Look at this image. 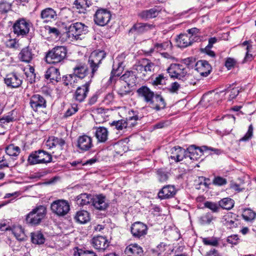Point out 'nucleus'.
Wrapping results in <instances>:
<instances>
[{
	"mask_svg": "<svg viewBox=\"0 0 256 256\" xmlns=\"http://www.w3.org/2000/svg\"><path fill=\"white\" fill-rule=\"evenodd\" d=\"M68 49L65 46H56L46 54V62L52 64H62L67 58Z\"/></svg>",
	"mask_w": 256,
	"mask_h": 256,
	"instance_id": "obj_1",
	"label": "nucleus"
},
{
	"mask_svg": "<svg viewBox=\"0 0 256 256\" xmlns=\"http://www.w3.org/2000/svg\"><path fill=\"white\" fill-rule=\"evenodd\" d=\"M155 64L148 58H142L136 63L132 70L136 72L138 77L142 79L150 76L154 70Z\"/></svg>",
	"mask_w": 256,
	"mask_h": 256,
	"instance_id": "obj_2",
	"label": "nucleus"
},
{
	"mask_svg": "<svg viewBox=\"0 0 256 256\" xmlns=\"http://www.w3.org/2000/svg\"><path fill=\"white\" fill-rule=\"evenodd\" d=\"M52 162V154L43 150L32 152L28 158V162L31 166L38 164H48Z\"/></svg>",
	"mask_w": 256,
	"mask_h": 256,
	"instance_id": "obj_3",
	"label": "nucleus"
},
{
	"mask_svg": "<svg viewBox=\"0 0 256 256\" xmlns=\"http://www.w3.org/2000/svg\"><path fill=\"white\" fill-rule=\"evenodd\" d=\"M106 56V54L103 50H95L91 53L88 62L91 71L90 79L92 80L94 78L102 64V60L105 58Z\"/></svg>",
	"mask_w": 256,
	"mask_h": 256,
	"instance_id": "obj_4",
	"label": "nucleus"
},
{
	"mask_svg": "<svg viewBox=\"0 0 256 256\" xmlns=\"http://www.w3.org/2000/svg\"><path fill=\"white\" fill-rule=\"evenodd\" d=\"M46 214V209L44 206H39L34 208L26 216V224L35 226L39 224Z\"/></svg>",
	"mask_w": 256,
	"mask_h": 256,
	"instance_id": "obj_5",
	"label": "nucleus"
},
{
	"mask_svg": "<svg viewBox=\"0 0 256 256\" xmlns=\"http://www.w3.org/2000/svg\"><path fill=\"white\" fill-rule=\"evenodd\" d=\"M88 32V27L82 22H75L71 24L67 29L68 37L75 40H82L80 36Z\"/></svg>",
	"mask_w": 256,
	"mask_h": 256,
	"instance_id": "obj_6",
	"label": "nucleus"
},
{
	"mask_svg": "<svg viewBox=\"0 0 256 256\" xmlns=\"http://www.w3.org/2000/svg\"><path fill=\"white\" fill-rule=\"evenodd\" d=\"M50 209L54 214L59 216H63L70 211V205L66 200H57L51 204Z\"/></svg>",
	"mask_w": 256,
	"mask_h": 256,
	"instance_id": "obj_7",
	"label": "nucleus"
},
{
	"mask_svg": "<svg viewBox=\"0 0 256 256\" xmlns=\"http://www.w3.org/2000/svg\"><path fill=\"white\" fill-rule=\"evenodd\" d=\"M31 24L29 20L24 18H19L12 26L13 32L16 36L24 37L29 32Z\"/></svg>",
	"mask_w": 256,
	"mask_h": 256,
	"instance_id": "obj_8",
	"label": "nucleus"
},
{
	"mask_svg": "<svg viewBox=\"0 0 256 256\" xmlns=\"http://www.w3.org/2000/svg\"><path fill=\"white\" fill-rule=\"evenodd\" d=\"M23 76L17 72H12L6 74L4 78L7 87L16 88L20 87L23 82Z\"/></svg>",
	"mask_w": 256,
	"mask_h": 256,
	"instance_id": "obj_9",
	"label": "nucleus"
},
{
	"mask_svg": "<svg viewBox=\"0 0 256 256\" xmlns=\"http://www.w3.org/2000/svg\"><path fill=\"white\" fill-rule=\"evenodd\" d=\"M167 72L171 78L178 79L180 82L188 72L186 68L179 64H172L167 68Z\"/></svg>",
	"mask_w": 256,
	"mask_h": 256,
	"instance_id": "obj_10",
	"label": "nucleus"
},
{
	"mask_svg": "<svg viewBox=\"0 0 256 256\" xmlns=\"http://www.w3.org/2000/svg\"><path fill=\"white\" fill-rule=\"evenodd\" d=\"M112 14L110 10L106 8H98L94 15V20L95 24L100 26H104L111 19Z\"/></svg>",
	"mask_w": 256,
	"mask_h": 256,
	"instance_id": "obj_11",
	"label": "nucleus"
},
{
	"mask_svg": "<svg viewBox=\"0 0 256 256\" xmlns=\"http://www.w3.org/2000/svg\"><path fill=\"white\" fill-rule=\"evenodd\" d=\"M131 112L132 114V116H130L127 120H120L118 121H113L110 125L112 126H115L116 128L118 130H122L124 128H126L128 124L130 122V121L134 120V122H131L130 124L132 126H134L136 124V122L138 120H140L142 116L138 114V112L136 111L131 110Z\"/></svg>",
	"mask_w": 256,
	"mask_h": 256,
	"instance_id": "obj_12",
	"label": "nucleus"
},
{
	"mask_svg": "<svg viewBox=\"0 0 256 256\" xmlns=\"http://www.w3.org/2000/svg\"><path fill=\"white\" fill-rule=\"evenodd\" d=\"M147 226L140 222L132 224L130 227V232L135 238L140 239L144 237L148 232Z\"/></svg>",
	"mask_w": 256,
	"mask_h": 256,
	"instance_id": "obj_13",
	"label": "nucleus"
},
{
	"mask_svg": "<svg viewBox=\"0 0 256 256\" xmlns=\"http://www.w3.org/2000/svg\"><path fill=\"white\" fill-rule=\"evenodd\" d=\"M91 82V79H89L84 84L77 88L73 96V98L76 101L82 102L84 100L90 90Z\"/></svg>",
	"mask_w": 256,
	"mask_h": 256,
	"instance_id": "obj_14",
	"label": "nucleus"
},
{
	"mask_svg": "<svg viewBox=\"0 0 256 256\" xmlns=\"http://www.w3.org/2000/svg\"><path fill=\"white\" fill-rule=\"evenodd\" d=\"M91 204L100 210H105L109 206V203L106 200V196L102 194L92 196Z\"/></svg>",
	"mask_w": 256,
	"mask_h": 256,
	"instance_id": "obj_15",
	"label": "nucleus"
},
{
	"mask_svg": "<svg viewBox=\"0 0 256 256\" xmlns=\"http://www.w3.org/2000/svg\"><path fill=\"white\" fill-rule=\"evenodd\" d=\"M138 96L150 105L152 102L154 98V93L149 88L146 86H143L136 90Z\"/></svg>",
	"mask_w": 256,
	"mask_h": 256,
	"instance_id": "obj_16",
	"label": "nucleus"
},
{
	"mask_svg": "<svg viewBox=\"0 0 256 256\" xmlns=\"http://www.w3.org/2000/svg\"><path fill=\"white\" fill-rule=\"evenodd\" d=\"M94 145L92 138L87 135L84 134L80 136L77 140L76 146L80 152H85L89 150Z\"/></svg>",
	"mask_w": 256,
	"mask_h": 256,
	"instance_id": "obj_17",
	"label": "nucleus"
},
{
	"mask_svg": "<svg viewBox=\"0 0 256 256\" xmlns=\"http://www.w3.org/2000/svg\"><path fill=\"white\" fill-rule=\"evenodd\" d=\"M154 26L148 23L137 22L128 31V34L139 35L154 28Z\"/></svg>",
	"mask_w": 256,
	"mask_h": 256,
	"instance_id": "obj_18",
	"label": "nucleus"
},
{
	"mask_svg": "<svg viewBox=\"0 0 256 256\" xmlns=\"http://www.w3.org/2000/svg\"><path fill=\"white\" fill-rule=\"evenodd\" d=\"M124 66L122 62L119 60H116L113 62L112 68L110 72V76L109 82H116V78L120 77L124 70Z\"/></svg>",
	"mask_w": 256,
	"mask_h": 256,
	"instance_id": "obj_19",
	"label": "nucleus"
},
{
	"mask_svg": "<svg viewBox=\"0 0 256 256\" xmlns=\"http://www.w3.org/2000/svg\"><path fill=\"white\" fill-rule=\"evenodd\" d=\"M201 76L206 77L212 72V68L208 62L206 60H200L196 62V69Z\"/></svg>",
	"mask_w": 256,
	"mask_h": 256,
	"instance_id": "obj_20",
	"label": "nucleus"
},
{
	"mask_svg": "<svg viewBox=\"0 0 256 256\" xmlns=\"http://www.w3.org/2000/svg\"><path fill=\"white\" fill-rule=\"evenodd\" d=\"M109 243L106 237L101 236H94L92 240V246L99 251L104 252L109 246Z\"/></svg>",
	"mask_w": 256,
	"mask_h": 256,
	"instance_id": "obj_21",
	"label": "nucleus"
},
{
	"mask_svg": "<svg viewBox=\"0 0 256 256\" xmlns=\"http://www.w3.org/2000/svg\"><path fill=\"white\" fill-rule=\"evenodd\" d=\"M176 193V190L173 185H166L162 188L158 193V197L160 200L168 199L173 198Z\"/></svg>",
	"mask_w": 256,
	"mask_h": 256,
	"instance_id": "obj_22",
	"label": "nucleus"
},
{
	"mask_svg": "<svg viewBox=\"0 0 256 256\" xmlns=\"http://www.w3.org/2000/svg\"><path fill=\"white\" fill-rule=\"evenodd\" d=\"M30 104L33 110L36 112L39 108H46V100L38 94H34L31 96Z\"/></svg>",
	"mask_w": 256,
	"mask_h": 256,
	"instance_id": "obj_23",
	"label": "nucleus"
},
{
	"mask_svg": "<svg viewBox=\"0 0 256 256\" xmlns=\"http://www.w3.org/2000/svg\"><path fill=\"white\" fill-rule=\"evenodd\" d=\"M124 254L126 256H144V252L142 246L134 243L131 244L126 247Z\"/></svg>",
	"mask_w": 256,
	"mask_h": 256,
	"instance_id": "obj_24",
	"label": "nucleus"
},
{
	"mask_svg": "<svg viewBox=\"0 0 256 256\" xmlns=\"http://www.w3.org/2000/svg\"><path fill=\"white\" fill-rule=\"evenodd\" d=\"M44 78L47 80H49L50 82H58L61 80L60 70L55 67H50L46 71Z\"/></svg>",
	"mask_w": 256,
	"mask_h": 256,
	"instance_id": "obj_25",
	"label": "nucleus"
},
{
	"mask_svg": "<svg viewBox=\"0 0 256 256\" xmlns=\"http://www.w3.org/2000/svg\"><path fill=\"white\" fill-rule=\"evenodd\" d=\"M138 76L136 70H126L124 74L121 76L118 80L124 81L129 86H134L136 84Z\"/></svg>",
	"mask_w": 256,
	"mask_h": 256,
	"instance_id": "obj_26",
	"label": "nucleus"
},
{
	"mask_svg": "<svg viewBox=\"0 0 256 256\" xmlns=\"http://www.w3.org/2000/svg\"><path fill=\"white\" fill-rule=\"evenodd\" d=\"M73 74L76 78H84L88 74V68L87 65L83 62L78 64L73 68Z\"/></svg>",
	"mask_w": 256,
	"mask_h": 256,
	"instance_id": "obj_27",
	"label": "nucleus"
},
{
	"mask_svg": "<svg viewBox=\"0 0 256 256\" xmlns=\"http://www.w3.org/2000/svg\"><path fill=\"white\" fill-rule=\"evenodd\" d=\"M160 10L159 6H156L149 10H144L138 14V16L144 20H148L156 17Z\"/></svg>",
	"mask_w": 256,
	"mask_h": 256,
	"instance_id": "obj_28",
	"label": "nucleus"
},
{
	"mask_svg": "<svg viewBox=\"0 0 256 256\" xmlns=\"http://www.w3.org/2000/svg\"><path fill=\"white\" fill-rule=\"evenodd\" d=\"M172 154L170 158L176 162H180L187 158L186 150L179 146H174L172 149Z\"/></svg>",
	"mask_w": 256,
	"mask_h": 256,
	"instance_id": "obj_29",
	"label": "nucleus"
},
{
	"mask_svg": "<svg viewBox=\"0 0 256 256\" xmlns=\"http://www.w3.org/2000/svg\"><path fill=\"white\" fill-rule=\"evenodd\" d=\"M40 16L42 19L44 20V22H48L56 20L58 14L54 9L47 8L41 11Z\"/></svg>",
	"mask_w": 256,
	"mask_h": 256,
	"instance_id": "obj_30",
	"label": "nucleus"
},
{
	"mask_svg": "<svg viewBox=\"0 0 256 256\" xmlns=\"http://www.w3.org/2000/svg\"><path fill=\"white\" fill-rule=\"evenodd\" d=\"M34 56V50L28 46L21 50L18 54V58L22 62L29 63L32 60Z\"/></svg>",
	"mask_w": 256,
	"mask_h": 256,
	"instance_id": "obj_31",
	"label": "nucleus"
},
{
	"mask_svg": "<svg viewBox=\"0 0 256 256\" xmlns=\"http://www.w3.org/2000/svg\"><path fill=\"white\" fill-rule=\"evenodd\" d=\"M176 40L178 47L184 48L191 45L194 39H192L188 34H182L178 36Z\"/></svg>",
	"mask_w": 256,
	"mask_h": 256,
	"instance_id": "obj_32",
	"label": "nucleus"
},
{
	"mask_svg": "<svg viewBox=\"0 0 256 256\" xmlns=\"http://www.w3.org/2000/svg\"><path fill=\"white\" fill-rule=\"evenodd\" d=\"M208 150V146H203L201 147H198L194 145H191L186 150L187 158H189L192 160H194L196 158L194 155L197 151L200 152V155H202L204 154V152Z\"/></svg>",
	"mask_w": 256,
	"mask_h": 256,
	"instance_id": "obj_33",
	"label": "nucleus"
},
{
	"mask_svg": "<svg viewBox=\"0 0 256 256\" xmlns=\"http://www.w3.org/2000/svg\"><path fill=\"white\" fill-rule=\"evenodd\" d=\"M154 98L150 104L152 108L158 111L166 108V103L161 95L156 94L154 95Z\"/></svg>",
	"mask_w": 256,
	"mask_h": 256,
	"instance_id": "obj_34",
	"label": "nucleus"
},
{
	"mask_svg": "<svg viewBox=\"0 0 256 256\" xmlns=\"http://www.w3.org/2000/svg\"><path fill=\"white\" fill-rule=\"evenodd\" d=\"M95 136L99 142H105L108 139V132L104 126L95 127Z\"/></svg>",
	"mask_w": 256,
	"mask_h": 256,
	"instance_id": "obj_35",
	"label": "nucleus"
},
{
	"mask_svg": "<svg viewBox=\"0 0 256 256\" xmlns=\"http://www.w3.org/2000/svg\"><path fill=\"white\" fill-rule=\"evenodd\" d=\"M79 13L85 14L86 8L92 5V2L88 0H76L74 3Z\"/></svg>",
	"mask_w": 256,
	"mask_h": 256,
	"instance_id": "obj_36",
	"label": "nucleus"
},
{
	"mask_svg": "<svg viewBox=\"0 0 256 256\" xmlns=\"http://www.w3.org/2000/svg\"><path fill=\"white\" fill-rule=\"evenodd\" d=\"M92 195L86 193L82 194L76 198V201L78 206H83L88 204H91Z\"/></svg>",
	"mask_w": 256,
	"mask_h": 256,
	"instance_id": "obj_37",
	"label": "nucleus"
},
{
	"mask_svg": "<svg viewBox=\"0 0 256 256\" xmlns=\"http://www.w3.org/2000/svg\"><path fill=\"white\" fill-rule=\"evenodd\" d=\"M242 216L246 222H252L256 218V212L250 208H244Z\"/></svg>",
	"mask_w": 256,
	"mask_h": 256,
	"instance_id": "obj_38",
	"label": "nucleus"
},
{
	"mask_svg": "<svg viewBox=\"0 0 256 256\" xmlns=\"http://www.w3.org/2000/svg\"><path fill=\"white\" fill-rule=\"evenodd\" d=\"M89 213L86 210H80L76 212L74 220L80 224H85L90 220Z\"/></svg>",
	"mask_w": 256,
	"mask_h": 256,
	"instance_id": "obj_39",
	"label": "nucleus"
},
{
	"mask_svg": "<svg viewBox=\"0 0 256 256\" xmlns=\"http://www.w3.org/2000/svg\"><path fill=\"white\" fill-rule=\"evenodd\" d=\"M220 208L226 210L232 209L234 205V201L230 198H225L218 201Z\"/></svg>",
	"mask_w": 256,
	"mask_h": 256,
	"instance_id": "obj_40",
	"label": "nucleus"
},
{
	"mask_svg": "<svg viewBox=\"0 0 256 256\" xmlns=\"http://www.w3.org/2000/svg\"><path fill=\"white\" fill-rule=\"evenodd\" d=\"M14 121L13 112H10L0 118V126L4 128L6 125Z\"/></svg>",
	"mask_w": 256,
	"mask_h": 256,
	"instance_id": "obj_41",
	"label": "nucleus"
},
{
	"mask_svg": "<svg viewBox=\"0 0 256 256\" xmlns=\"http://www.w3.org/2000/svg\"><path fill=\"white\" fill-rule=\"evenodd\" d=\"M12 234L16 238L19 240H23L24 238L25 234L24 229L20 226H15L11 228Z\"/></svg>",
	"mask_w": 256,
	"mask_h": 256,
	"instance_id": "obj_42",
	"label": "nucleus"
},
{
	"mask_svg": "<svg viewBox=\"0 0 256 256\" xmlns=\"http://www.w3.org/2000/svg\"><path fill=\"white\" fill-rule=\"evenodd\" d=\"M156 174L158 180L161 182H166L169 178V172L166 168H158L156 171Z\"/></svg>",
	"mask_w": 256,
	"mask_h": 256,
	"instance_id": "obj_43",
	"label": "nucleus"
},
{
	"mask_svg": "<svg viewBox=\"0 0 256 256\" xmlns=\"http://www.w3.org/2000/svg\"><path fill=\"white\" fill-rule=\"evenodd\" d=\"M197 82L198 80L196 79L192 74L187 72L180 83L186 86L189 85H195Z\"/></svg>",
	"mask_w": 256,
	"mask_h": 256,
	"instance_id": "obj_44",
	"label": "nucleus"
},
{
	"mask_svg": "<svg viewBox=\"0 0 256 256\" xmlns=\"http://www.w3.org/2000/svg\"><path fill=\"white\" fill-rule=\"evenodd\" d=\"M31 240L32 243L38 244H42L45 241L44 235L39 232L32 233Z\"/></svg>",
	"mask_w": 256,
	"mask_h": 256,
	"instance_id": "obj_45",
	"label": "nucleus"
},
{
	"mask_svg": "<svg viewBox=\"0 0 256 256\" xmlns=\"http://www.w3.org/2000/svg\"><path fill=\"white\" fill-rule=\"evenodd\" d=\"M232 215V214L229 213L222 218L223 224L230 228H236L238 226L235 221L231 219Z\"/></svg>",
	"mask_w": 256,
	"mask_h": 256,
	"instance_id": "obj_46",
	"label": "nucleus"
},
{
	"mask_svg": "<svg viewBox=\"0 0 256 256\" xmlns=\"http://www.w3.org/2000/svg\"><path fill=\"white\" fill-rule=\"evenodd\" d=\"M20 148L13 144H10L6 148V152L10 156H16L20 154Z\"/></svg>",
	"mask_w": 256,
	"mask_h": 256,
	"instance_id": "obj_47",
	"label": "nucleus"
},
{
	"mask_svg": "<svg viewBox=\"0 0 256 256\" xmlns=\"http://www.w3.org/2000/svg\"><path fill=\"white\" fill-rule=\"evenodd\" d=\"M214 220V216L211 212H208L199 218V221L201 224H209Z\"/></svg>",
	"mask_w": 256,
	"mask_h": 256,
	"instance_id": "obj_48",
	"label": "nucleus"
},
{
	"mask_svg": "<svg viewBox=\"0 0 256 256\" xmlns=\"http://www.w3.org/2000/svg\"><path fill=\"white\" fill-rule=\"evenodd\" d=\"M204 208L210 209L213 213H218L220 210V206L219 204L216 202L206 201L204 204Z\"/></svg>",
	"mask_w": 256,
	"mask_h": 256,
	"instance_id": "obj_49",
	"label": "nucleus"
},
{
	"mask_svg": "<svg viewBox=\"0 0 256 256\" xmlns=\"http://www.w3.org/2000/svg\"><path fill=\"white\" fill-rule=\"evenodd\" d=\"M171 42L170 41H166L162 43H156L154 44V48L150 50V52L154 50L160 51L163 50H166L168 46H171Z\"/></svg>",
	"mask_w": 256,
	"mask_h": 256,
	"instance_id": "obj_50",
	"label": "nucleus"
},
{
	"mask_svg": "<svg viewBox=\"0 0 256 256\" xmlns=\"http://www.w3.org/2000/svg\"><path fill=\"white\" fill-rule=\"evenodd\" d=\"M219 238L216 237L206 238L202 239L204 245L216 246L219 244Z\"/></svg>",
	"mask_w": 256,
	"mask_h": 256,
	"instance_id": "obj_51",
	"label": "nucleus"
},
{
	"mask_svg": "<svg viewBox=\"0 0 256 256\" xmlns=\"http://www.w3.org/2000/svg\"><path fill=\"white\" fill-rule=\"evenodd\" d=\"M12 4L10 2L5 0L0 1V13L6 14L11 10Z\"/></svg>",
	"mask_w": 256,
	"mask_h": 256,
	"instance_id": "obj_52",
	"label": "nucleus"
},
{
	"mask_svg": "<svg viewBox=\"0 0 256 256\" xmlns=\"http://www.w3.org/2000/svg\"><path fill=\"white\" fill-rule=\"evenodd\" d=\"M130 86L126 84L125 86H122L118 90V94L120 98H122L126 95L130 94L132 90H130Z\"/></svg>",
	"mask_w": 256,
	"mask_h": 256,
	"instance_id": "obj_53",
	"label": "nucleus"
},
{
	"mask_svg": "<svg viewBox=\"0 0 256 256\" xmlns=\"http://www.w3.org/2000/svg\"><path fill=\"white\" fill-rule=\"evenodd\" d=\"M76 78L74 74H68L62 76L63 84L68 86L74 84L76 82Z\"/></svg>",
	"mask_w": 256,
	"mask_h": 256,
	"instance_id": "obj_54",
	"label": "nucleus"
},
{
	"mask_svg": "<svg viewBox=\"0 0 256 256\" xmlns=\"http://www.w3.org/2000/svg\"><path fill=\"white\" fill-rule=\"evenodd\" d=\"M74 256H96V253L92 250L78 249L77 252H74Z\"/></svg>",
	"mask_w": 256,
	"mask_h": 256,
	"instance_id": "obj_55",
	"label": "nucleus"
},
{
	"mask_svg": "<svg viewBox=\"0 0 256 256\" xmlns=\"http://www.w3.org/2000/svg\"><path fill=\"white\" fill-rule=\"evenodd\" d=\"M78 110V104H71L70 108H68L64 114V118H68L71 116Z\"/></svg>",
	"mask_w": 256,
	"mask_h": 256,
	"instance_id": "obj_56",
	"label": "nucleus"
},
{
	"mask_svg": "<svg viewBox=\"0 0 256 256\" xmlns=\"http://www.w3.org/2000/svg\"><path fill=\"white\" fill-rule=\"evenodd\" d=\"M227 184V180L220 176H215L212 180V184L216 186H223Z\"/></svg>",
	"mask_w": 256,
	"mask_h": 256,
	"instance_id": "obj_57",
	"label": "nucleus"
},
{
	"mask_svg": "<svg viewBox=\"0 0 256 256\" xmlns=\"http://www.w3.org/2000/svg\"><path fill=\"white\" fill-rule=\"evenodd\" d=\"M166 79L163 74H158L152 82L153 86L162 85L166 84Z\"/></svg>",
	"mask_w": 256,
	"mask_h": 256,
	"instance_id": "obj_58",
	"label": "nucleus"
},
{
	"mask_svg": "<svg viewBox=\"0 0 256 256\" xmlns=\"http://www.w3.org/2000/svg\"><path fill=\"white\" fill-rule=\"evenodd\" d=\"M196 60L193 57H189L182 60V62L190 68H192L194 67L196 69Z\"/></svg>",
	"mask_w": 256,
	"mask_h": 256,
	"instance_id": "obj_59",
	"label": "nucleus"
},
{
	"mask_svg": "<svg viewBox=\"0 0 256 256\" xmlns=\"http://www.w3.org/2000/svg\"><path fill=\"white\" fill-rule=\"evenodd\" d=\"M253 134V126L251 124L249 126L246 133L239 140L240 142H246L250 140Z\"/></svg>",
	"mask_w": 256,
	"mask_h": 256,
	"instance_id": "obj_60",
	"label": "nucleus"
},
{
	"mask_svg": "<svg viewBox=\"0 0 256 256\" xmlns=\"http://www.w3.org/2000/svg\"><path fill=\"white\" fill-rule=\"evenodd\" d=\"M46 29L48 30V33L52 36H55L56 38L60 37V32L57 28L48 26L46 27Z\"/></svg>",
	"mask_w": 256,
	"mask_h": 256,
	"instance_id": "obj_61",
	"label": "nucleus"
},
{
	"mask_svg": "<svg viewBox=\"0 0 256 256\" xmlns=\"http://www.w3.org/2000/svg\"><path fill=\"white\" fill-rule=\"evenodd\" d=\"M231 86H230L229 87L227 88L226 90L228 91H230V93L229 96L228 100H232L234 98H236V96L239 94L240 91V90H238V88H232V89H230Z\"/></svg>",
	"mask_w": 256,
	"mask_h": 256,
	"instance_id": "obj_62",
	"label": "nucleus"
},
{
	"mask_svg": "<svg viewBox=\"0 0 256 256\" xmlns=\"http://www.w3.org/2000/svg\"><path fill=\"white\" fill-rule=\"evenodd\" d=\"M240 238L238 234H233L227 238L226 241L232 244H236L239 242Z\"/></svg>",
	"mask_w": 256,
	"mask_h": 256,
	"instance_id": "obj_63",
	"label": "nucleus"
},
{
	"mask_svg": "<svg viewBox=\"0 0 256 256\" xmlns=\"http://www.w3.org/2000/svg\"><path fill=\"white\" fill-rule=\"evenodd\" d=\"M180 87V84L175 82L170 84L169 88H168V90L171 93H177Z\"/></svg>",
	"mask_w": 256,
	"mask_h": 256,
	"instance_id": "obj_64",
	"label": "nucleus"
}]
</instances>
